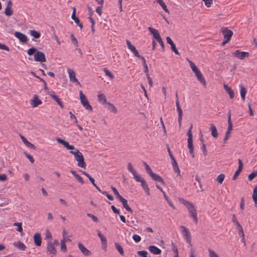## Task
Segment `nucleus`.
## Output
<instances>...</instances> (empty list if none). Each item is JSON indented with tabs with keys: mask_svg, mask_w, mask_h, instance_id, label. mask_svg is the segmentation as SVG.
I'll use <instances>...</instances> for the list:
<instances>
[{
	"mask_svg": "<svg viewBox=\"0 0 257 257\" xmlns=\"http://www.w3.org/2000/svg\"><path fill=\"white\" fill-rule=\"evenodd\" d=\"M148 30L153 35L154 38L156 40H157L161 37L158 31L156 29L153 28L152 27H149Z\"/></svg>",
	"mask_w": 257,
	"mask_h": 257,
	"instance_id": "5701e85b",
	"label": "nucleus"
},
{
	"mask_svg": "<svg viewBox=\"0 0 257 257\" xmlns=\"http://www.w3.org/2000/svg\"><path fill=\"white\" fill-rule=\"evenodd\" d=\"M24 154L25 155V156L29 160L31 163H34V159L31 155L28 154L27 152H24Z\"/></svg>",
	"mask_w": 257,
	"mask_h": 257,
	"instance_id": "5fc2aeb1",
	"label": "nucleus"
},
{
	"mask_svg": "<svg viewBox=\"0 0 257 257\" xmlns=\"http://www.w3.org/2000/svg\"><path fill=\"white\" fill-rule=\"evenodd\" d=\"M240 93L241 98L242 99V100L244 101L245 100V95L246 93V88L243 87L242 86H241Z\"/></svg>",
	"mask_w": 257,
	"mask_h": 257,
	"instance_id": "4c0bfd02",
	"label": "nucleus"
},
{
	"mask_svg": "<svg viewBox=\"0 0 257 257\" xmlns=\"http://www.w3.org/2000/svg\"><path fill=\"white\" fill-rule=\"evenodd\" d=\"M68 73L69 74L70 81L76 83L77 85H80V82L78 81L75 76V72L70 69H68Z\"/></svg>",
	"mask_w": 257,
	"mask_h": 257,
	"instance_id": "f8f14e48",
	"label": "nucleus"
},
{
	"mask_svg": "<svg viewBox=\"0 0 257 257\" xmlns=\"http://www.w3.org/2000/svg\"><path fill=\"white\" fill-rule=\"evenodd\" d=\"M209 257H219L218 254L211 248L208 249Z\"/></svg>",
	"mask_w": 257,
	"mask_h": 257,
	"instance_id": "8fccbe9b",
	"label": "nucleus"
},
{
	"mask_svg": "<svg viewBox=\"0 0 257 257\" xmlns=\"http://www.w3.org/2000/svg\"><path fill=\"white\" fill-rule=\"evenodd\" d=\"M180 228L182 229V233L186 242L187 243H190L191 236L189 229L183 225L181 226Z\"/></svg>",
	"mask_w": 257,
	"mask_h": 257,
	"instance_id": "6e6552de",
	"label": "nucleus"
},
{
	"mask_svg": "<svg viewBox=\"0 0 257 257\" xmlns=\"http://www.w3.org/2000/svg\"><path fill=\"white\" fill-rule=\"evenodd\" d=\"M79 96L81 103L83 106L87 110L92 111L93 108L91 105H90L88 100L87 99L85 95L83 93L82 91L79 92Z\"/></svg>",
	"mask_w": 257,
	"mask_h": 257,
	"instance_id": "20e7f679",
	"label": "nucleus"
},
{
	"mask_svg": "<svg viewBox=\"0 0 257 257\" xmlns=\"http://www.w3.org/2000/svg\"><path fill=\"white\" fill-rule=\"evenodd\" d=\"M47 252L49 254L54 255H55L57 253V250L54 246V244H52V242L51 241H48L47 243Z\"/></svg>",
	"mask_w": 257,
	"mask_h": 257,
	"instance_id": "ddd939ff",
	"label": "nucleus"
},
{
	"mask_svg": "<svg viewBox=\"0 0 257 257\" xmlns=\"http://www.w3.org/2000/svg\"><path fill=\"white\" fill-rule=\"evenodd\" d=\"M179 200L182 204L184 205L187 208L190 217L192 218L195 224H197L198 222L197 215V213L194 205L191 202L185 200L183 198H180Z\"/></svg>",
	"mask_w": 257,
	"mask_h": 257,
	"instance_id": "f257e3e1",
	"label": "nucleus"
},
{
	"mask_svg": "<svg viewBox=\"0 0 257 257\" xmlns=\"http://www.w3.org/2000/svg\"><path fill=\"white\" fill-rule=\"evenodd\" d=\"M171 50H172V51H173L176 54H177V55L180 54L178 50L177 49V48L176 47L175 44L172 45L171 46Z\"/></svg>",
	"mask_w": 257,
	"mask_h": 257,
	"instance_id": "69168bd1",
	"label": "nucleus"
},
{
	"mask_svg": "<svg viewBox=\"0 0 257 257\" xmlns=\"http://www.w3.org/2000/svg\"><path fill=\"white\" fill-rule=\"evenodd\" d=\"M49 94L51 96V98H52L53 99H54L57 102V103L61 107V108H64V105H63V102L60 100V99L59 98V97L56 95L55 94V93L54 92H53V93H52V94L49 93Z\"/></svg>",
	"mask_w": 257,
	"mask_h": 257,
	"instance_id": "b1692460",
	"label": "nucleus"
},
{
	"mask_svg": "<svg viewBox=\"0 0 257 257\" xmlns=\"http://www.w3.org/2000/svg\"><path fill=\"white\" fill-rule=\"evenodd\" d=\"M243 163L240 159H238V167L233 176L232 179L235 180L237 176L239 175L243 168Z\"/></svg>",
	"mask_w": 257,
	"mask_h": 257,
	"instance_id": "2eb2a0df",
	"label": "nucleus"
},
{
	"mask_svg": "<svg viewBox=\"0 0 257 257\" xmlns=\"http://www.w3.org/2000/svg\"><path fill=\"white\" fill-rule=\"evenodd\" d=\"M13 245L21 250H25L26 248V245L23 242L20 241L14 242Z\"/></svg>",
	"mask_w": 257,
	"mask_h": 257,
	"instance_id": "393cba45",
	"label": "nucleus"
},
{
	"mask_svg": "<svg viewBox=\"0 0 257 257\" xmlns=\"http://www.w3.org/2000/svg\"><path fill=\"white\" fill-rule=\"evenodd\" d=\"M257 176V171H253L248 176L249 181H252L255 177Z\"/></svg>",
	"mask_w": 257,
	"mask_h": 257,
	"instance_id": "49530a36",
	"label": "nucleus"
},
{
	"mask_svg": "<svg viewBox=\"0 0 257 257\" xmlns=\"http://www.w3.org/2000/svg\"><path fill=\"white\" fill-rule=\"evenodd\" d=\"M97 232L98 236L101 241L102 244L106 247L107 245L106 238L99 230H97Z\"/></svg>",
	"mask_w": 257,
	"mask_h": 257,
	"instance_id": "bb28decb",
	"label": "nucleus"
},
{
	"mask_svg": "<svg viewBox=\"0 0 257 257\" xmlns=\"http://www.w3.org/2000/svg\"><path fill=\"white\" fill-rule=\"evenodd\" d=\"M227 122L228 125L227 131V134H230V131L232 130V123L231 120V110H229L228 112Z\"/></svg>",
	"mask_w": 257,
	"mask_h": 257,
	"instance_id": "4be33fe9",
	"label": "nucleus"
},
{
	"mask_svg": "<svg viewBox=\"0 0 257 257\" xmlns=\"http://www.w3.org/2000/svg\"><path fill=\"white\" fill-rule=\"evenodd\" d=\"M224 88L229 94L230 98H233L234 97V92L232 89L226 84L224 85Z\"/></svg>",
	"mask_w": 257,
	"mask_h": 257,
	"instance_id": "7c9ffc66",
	"label": "nucleus"
},
{
	"mask_svg": "<svg viewBox=\"0 0 257 257\" xmlns=\"http://www.w3.org/2000/svg\"><path fill=\"white\" fill-rule=\"evenodd\" d=\"M171 248L173 251L175 253L174 256H179L178 250L177 248V246L175 243L172 241L171 243Z\"/></svg>",
	"mask_w": 257,
	"mask_h": 257,
	"instance_id": "ea45409f",
	"label": "nucleus"
},
{
	"mask_svg": "<svg viewBox=\"0 0 257 257\" xmlns=\"http://www.w3.org/2000/svg\"><path fill=\"white\" fill-rule=\"evenodd\" d=\"M15 36L22 43H26L28 41V39L26 35L20 32H15Z\"/></svg>",
	"mask_w": 257,
	"mask_h": 257,
	"instance_id": "9b49d317",
	"label": "nucleus"
},
{
	"mask_svg": "<svg viewBox=\"0 0 257 257\" xmlns=\"http://www.w3.org/2000/svg\"><path fill=\"white\" fill-rule=\"evenodd\" d=\"M233 56L239 59L242 60L245 57L249 56V54L247 52H241L239 50H237L233 53Z\"/></svg>",
	"mask_w": 257,
	"mask_h": 257,
	"instance_id": "9d476101",
	"label": "nucleus"
},
{
	"mask_svg": "<svg viewBox=\"0 0 257 257\" xmlns=\"http://www.w3.org/2000/svg\"><path fill=\"white\" fill-rule=\"evenodd\" d=\"M201 149L203 151V155L206 156L207 154V150L206 147V145L204 144H202L201 147Z\"/></svg>",
	"mask_w": 257,
	"mask_h": 257,
	"instance_id": "052dcab7",
	"label": "nucleus"
},
{
	"mask_svg": "<svg viewBox=\"0 0 257 257\" xmlns=\"http://www.w3.org/2000/svg\"><path fill=\"white\" fill-rule=\"evenodd\" d=\"M33 238L35 244L37 246H41L42 243V238L41 234L39 232L35 233L33 236Z\"/></svg>",
	"mask_w": 257,
	"mask_h": 257,
	"instance_id": "4468645a",
	"label": "nucleus"
},
{
	"mask_svg": "<svg viewBox=\"0 0 257 257\" xmlns=\"http://www.w3.org/2000/svg\"><path fill=\"white\" fill-rule=\"evenodd\" d=\"M27 53L31 56L34 54V60L37 62H44L46 61V59L44 53L39 51L35 47H32L28 49Z\"/></svg>",
	"mask_w": 257,
	"mask_h": 257,
	"instance_id": "f03ea898",
	"label": "nucleus"
},
{
	"mask_svg": "<svg viewBox=\"0 0 257 257\" xmlns=\"http://www.w3.org/2000/svg\"><path fill=\"white\" fill-rule=\"evenodd\" d=\"M210 130L211 131V135L212 137L216 138L218 137V133L216 126L214 124H211Z\"/></svg>",
	"mask_w": 257,
	"mask_h": 257,
	"instance_id": "c756f323",
	"label": "nucleus"
},
{
	"mask_svg": "<svg viewBox=\"0 0 257 257\" xmlns=\"http://www.w3.org/2000/svg\"><path fill=\"white\" fill-rule=\"evenodd\" d=\"M64 147L67 150H70V151H73V150H74L75 151V149H76L73 145H70L68 142H67V143L66 144V145Z\"/></svg>",
	"mask_w": 257,
	"mask_h": 257,
	"instance_id": "bf43d9fd",
	"label": "nucleus"
},
{
	"mask_svg": "<svg viewBox=\"0 0 257 257\" xmlns=\"http://www.w3.org/2000/svg\"><path fill=\"white\" fill-rule=\"evenodd\" d=\"M87 216L91 218L94 222H97L99 221L98 218L92 214L88 213H87Z\"/></svg>",
	"mask_w": 257,
	"mask_h": 257,
	"instance_id": "09e8293b",
	"label": "nucleus"
},
{
	"mask_svg": "<svg viewBox=\"0 0 257 257\" xmlns=\"http://www.w3.org/2000/svg\"><path fill=\"white\" fill-rule=\"evenodd\" d=\"M52 238V235H51V232H50V231L49 230H47L46 231V233H45V239H51Z\"/></svg>",
	"mask_w": 257,
	"mask_h": 257,
	"instance_id": "338daca9",
	"label": "nucleus"
},
{
	"mask_svg": "<svg viewBox=\"0 0 257 257\" xmlns=\"http://www.w3.org/2000/svg\"><path fill=\"white\" fill-rule=\"evenodd\" d=\"M29 34L33 36L34 38L38 39L41 36V34L39 32L34 30H31L29 31Z\"/></svg>",
	"mask_w": 257,
	"mask_h": 257,
	"instance_id": "473e14b6",
	"label": "nucleus"
},
{
	"mask_svg": "<svg viewBox=\"0 0 257 257\" xmlns=\"http://www.w3.org/2000/svg\"><path fill=\"white\" fill-rule=\"evenodd\" d=\"M157 2L160 5L163 10L166 13L169 14L170 12L167 8V6L165 3L163 2V0H158Z\"/></svg>",
	"mask_w": 257,
	"mask_h": 257,
	"instance_id": "72a5a7b5",
	"label": "nucleus"
},
{
	"mask_svg": "<svg viewBox=\"0 0 257 257\" xmlns=\"http://www.w3.org/2000/svg\"><path fill=\"white\" fill-rule=\"evenodd\" d=\"M98 100L99 102L102 103L103 104L106 103V98L104 94L103 93L99 94L98 95Z\"/></svg>",
	"mask_w": 257,
	"mask_h": 257,
	"instance_id": "c9c22d12",
	"label": "nucleus"
},
{
	"mask_svg": "<svg viewBox=\"0 0 257 257\" xmlns=\"http://www.w3.org/2000/svg\"><path fill=\"white\" fill-rule=\"evenodd\" d=\"M144 165H145V169H146L147 172L150 176L153 173V171H152V169H151L150 167L146 162H144Z\"/></svg>",
	"mask_w": 257,
	"mask_h": 257,
	"instance_id": "3c124183",
	"label": "nucleus"
},
{
	"mask_svg": "<svg viewBox=\"0 0 257 257\" xmlns=\"http://www.w3.org/2000/svg\"><path fill=\"white\" fill-rule=\"evenodd\" d=\"M114 246H115L116 249L119 252V253L121 255H124V251H123V248L122 247V246L118 243H117V242H115L114 243Z\"/></svg>",
	"mask_w": 257,
	"mask_h": 257,
	"instance_id": "58836bf2",
	"label": "nucleus"
},
{
	"mask_svg": "<svg viewBox=\"0 0 257 257\" xmlns=\"http://www.w3.org/2000/svg\"><path fill=\"white\" fill-rule=\"evenodd\" d=\"M71 19L73 20L76 24L79 23V19L76 17V9L75 7L73 8V12L71 15Z\"/></svg>",
	"mask_w": 257,
	"mask_h": 257,
	"instance_id": "e433bc0d",
	"label": "nucleus"
},
{
	"mask_svg": "<svg viewBox=\"0 0 257 257\" xmlns=\"http://www.w3.org/2000/svg\"><path fill=\"white\" fill-rule=\"evenodd\" d=\"M149 251L154 254L159 255L161 253V250L155 245H150L149 247Z\"/></svg>",
	"mask_w": 257,
	"mask_h": 257,
	"instance_id": "412c9836",
	"label": "nucleus"
},
{
	"mask_svg": "<svg viewBox=\"0 0 257 257\" xmlns=\"http://www.w3.org/2000/svg\"><path fill=\"white\" fill-rule=\"evenodd\" d=\"M70 39H71V40L72 43H73L76 46H78V41H77V39L75 38V37H74V36L73 35V34L71 35Z\"/></svg>",
	"mask_w": 257,
	"mask_h": 257,
	"instance_id": "603ef678",
	"label": "nucleus"
},
{
	"mask_svg": "<svg viewBox=\"0 0 257 257\" xmlns=\"http://www.w3.org/2000/svg\"><path fill=\"white\" fill-rule=\"evenodd\" d=\"M187 60L189 63V65H190L192 71H194V70H195L196 69L198 68L193 62H192V61L189 60L188 59H187Z\"/></svg>",
	"mask_w": 257,
	"mask_h": 257,
	"instance_id": "6e6d98bb",
	"label": "nucleus"
},
{
	"mask_svg": "<svg viewBox=\"0 0 257 257\" xmlns=\"http://www.w3.org/2000/svg\"><path fill=\"white\" fill-rule=\"evenodd\" d=\"M135 179L137 182L141 183V186L144 190L145 192L148 195H150V189L145 180L144 178H142L140 175L138 176H136Z\"/></svg>",
	"mask_w": 257,
	"mask_h": 257,
	"instance_id": "39448f33",
	"label": "nucleus"
},
{
	"mask_svg": "<svg viewBox=\"0 0 257 257\" xmlns=\"http://www.w3.org/2000/svg\"><path fill=\"white\" fill-rule=\"evenodd\" d=\"M221 32L222 33L224 39H227V41H230L233 35V32L227 29L226 27H222Z\"/></svg>",
	"mask_w": 257,
	"mask_h": 257,
	"instance_id": "0eeeda50",
	"label": "nucleus"
},
{
	"mask_svg": "<svg viewBox=\"0 0 257 257\" xmlns=\"http://www.w3.org/2000/svg\"><path fill=\"white\" fill-rule=\"evenodd\" d=\"M102 194L105 195L106 197L110 200L112 201L114 199L113 197L111 195L108 194L107 192L106 191H103V192H102Z\"/></svg>",
	"mask_w": 257,
	"mask_h": 257,
	"instance_id": "e2e57ef3",
	"label": "nucleus"
},
{
	"mask_svg": "<svg viewBox=\"0 0 257 257\" xmlns=\"http://www.w3.org/2000/svg\"><path fill=\"white\" fill-rule=\"evenodd\" d=\"M252 199L254 201L255 206L257 207V184L253 189Z\"/></svg>",
	"mask_w": 257,
	"mask_h": 257,
	"instance_id": "f704fd0d",
	"label": "nucleus"
},
{
	"mask_svg": "<svg viewBox=\"0 0 257 257\" xmlns=\"http://www.w3.org/2000/svg\"><path fill=\"white\" fill-rule=\"evenodd\" d=\"M193 72L195 73L196 77H197L198 81L204 86H206V80L204 77L203 76L201 71L198 69H196Z\"/></svg>",
	"mask_w": 257,
	"mask_h": 257,
	"instance_id": "1a4fd4ad",
	"label": "nucleus"
},
{
	"mask_svg": "<svg viewBox=\"0 0 257 257\" xmlns=\"http://www.w3.org/2000/svg\"><path fill=\"white\" fill-rule=\"evenodd\" d=\"M225 178V175L223 174H219L216 179L217 181H218L220 184H222Z\"/></svg>",
	"mask_w": 257,
	"mask_h": 257,
	"instance_id": "de8ad7c7",
	"label": "nucleus"
},
{
	"mask_svg": "<svg viewBox=\"0 0 257 257\" xmlns=\"http://www.w3.org/2000/svg\"><path fill=\"white\" fill-rule=\"evenodd\" d=\"M137 254L141 256L142 257H148L147 256L148 252L145 250L138 251L137 252Z\"/></svg>",
	"mask_w": 257,
	"mask_h": 257,
	"instance_id": "864d4df0",
	"label": "nucleus"
},
{
	"mask_svg": "<svg viewBox=\"0 0 257 257\" xmlns=\"http://www.w3.org/2000/svg\"><path fill=\"white\" fill-rule=\"evenodd\" d=\"M13 11L12 10V8L6 7V8L5 10V14L7 16H11L13 15Z\"/></svg>",
	"mask_w": 257,
	"mask_h": 257,
	"instance_id": "37998d69",
	"label": "nucleus"
},
{
	"mask_svg": "<svg viewBox=\"0 0 257 257\" xmlns=\"http://www.w3.org/2000/svg\"><path fill=\"white\" fill-rule=\"evenodd\" d=\"M107 104L108 105L107 108L109 110H110L111 111H112L114 113L117 112V109H116V107L113 104H112L110 102H107Z\"/></svg>",
	"mask_w": 257,
	"mask_h": 257,
	"instance_id": "a19ab883",
	"label": "nucleus"
},
{
	"mask_svg": "<svg viewBox=\"0 0 257 257\" xmlns=\"http://www.w3.org/2000/svg\"><path fill=\"white\" fill-rule=\"evenodd\" d=\"M0 49L6 50L7 51H10L9 48L5 44H1L0 43Z\"/></svg>",
	"mask_w": 257,
	"mask_h": 257,
	"instance_id": "774afa93",
	"label": "nucleus"
},
{
	"mask_svg": "<svg viewBox=\"0 0 257 257\" xmlns=\"http://www.w3.org/2000/svg\"><path fill=\"white\" fill-rule=\"evenodd\" d=\"M103 71H104V73H105V75L106 76H108L111 79H113L114 78V77L113 75L106 68H104L103 69Z\"/></svg>",
	"mask_w": 257,
	"mask_h": 257,
	"instance_id": "c03bdc74",
	"label": "nucleus"
},
{
	"mask_svg": "<svg viewBox=\"0 0 257 257\" xmlns=\"http://www.w3.org/2000/svg\"><path fill=\"white\" fill-rule=\"evenodd\" d=\"M14 225L15 226H17L18 228L17 230L19 232H22L23 231V228L22 226V223L19 222H15Z\"/></svg>",
	"mask_w": 257,
	"mask_h": 257,
	"instance_id": "4d7b16f0",
	"label": "nucleus"
},
{
	"mask_svg": "<svg viewBox=\"0 0 257 257\" xmlns=\"http://www.w3.org/2000/svg\"><path fill=\"white\" fill-rule=\"evenodd\" d=\"M70 172L75 177L77 180L81 184H83L84 181L83 178L74 170H71Z\"/></svg>",
	"mask_w": 257,
	"mask_h": 257,
	"instance_id": "a878e982",
	"label": "nucleus"
},
{
	"mask_svg": "<svg viewBox=\"0 0 257 257\" xmlns=\"http://www.w3.org/2000/svg\"><path fill=\"white\" fill-rule=\"evenodd\" d=\"M56 141L58 143L63 145L64 146H65L67 142L64 141V140H62L59 138H56Z\"/></svg>",
	"mask_w": 257,
	"mask_h": 257,
	"instance_id": "0e129e2a",
	"label": "nucleus"
},
{
	"mask_svg": "<svg viewBox=\"0 0 257 257\" xmlns=\"http://www.w3.org/2000/svg\"><path fill=\"white\" fill-rule=\"evenodd\" d=\"M133 239L135 240V242H140L141 241V237L139 235L134 234L133 236Z\"/></svg>",
	"mask_w": 257,
	"mask_h": 257,
	"instance_id": "680f3d73",
	"label": "nucleus"
},
{
	"mask_svg": "<svg viewBox=\"0 0 257 257\" xmlns=\"http://www.w3.org/2000/svg\"><path fill=\"white\" fill-rule=\"evenodd\" d=\"M123 207L128 212L133 213V211L127 204V201L124 198L121 202Z\"/></svg>",
	"mask_w": 257,
	"mask_h": 257,
	"instance_id": "2f4dec72",
	"label": "nucleus"
},
{
	"mask_svg": "<svg viewBox=\"0 0 257 257\" xmlns=\"http://www.w3.org/2000/svg\"><path fill=\"white\" fill-rule=\"evenodd\" d=\"M164 197L165 199V200L168 202V204H169V205L172 207L173 209H175V207L174 206V205H173V204L172 203V202L169 199V198L167 196V195L166 194H165L164 195Z\"/></svg>",
	"mask_w": 257,
	"mask_h": 257,
	"instance_id": "13d9d810",
	"label": "nucleus"
},
{
	"mask_svg": "<svg viewBox=\"0 0 257 257\" xmlns=\"http://www.w3.org/2000/svg\"><path fill=\"white\" fill-rule=\"evenodd\" d=\"M232 221L234 223V224L237 226V228L240 227V226H241V225L239 224V223L237 221V219L235 214L232 215Z\"/></svg>",
	"mask_w": 257,
	"mask_h": 257,
	"instance_id": "a18cd8bd",
	"label": "nucleus"
},
{
	"mask_svg": "<svg viewBox=\"0 0 257 257\" xmlns=\"http://www.w3.org/2000/svg\"><path fill=\"white\" fill-rule=\"evenodd\" d=\"M31 73L36 78H37L38 79H39L40 80V81L42 82L43 83H44V89L45 91H48V88L47 87V83L46 82V81L42 78H41L40 77L37 76L35 72H33V71H31Z\"/></svg>",
	"mask_w": 257,
	"mask_h": 257,
	"instance_id": "c85d7f7f",
	"label": "nucleus"
},
{
	"mask_svg": "<svg viewBox=\"0 0 257 257\" xmlns=\"http://www.w3.org/2000/svg\"><path fill=\"white\" fill-rule=\"evenodd\" d=\"M70 153L74 155L75 160L78 162L77 166L85 169L86 165L82 154L78 149H75V151H71Z\"/></svg>",
	"mask_w": 257,
	"mask_h": 257,
	"instance_id": "7ed1b4c3",
	"label": "nucleus"
},
{
	"mask_svg": "<svg viewBox=\"0 0 257 257\" xmlns=\"http://www.w3.org/2000/svg\"><path fill=\"white\" fill-rule=\"evenodd\" d=\"M193 128V124H191L188 129L187 132L188 136V147L189 150H192V149H194L193 144V135L192 133V130Z\"/></svg>",
	"mask_w": 257,
	"mask_h": 257,
	"instance_id": "423d86ee",
	"label": "nucleus"
},
{
	"mask_svg": "<svg viewBox=\"0 0 257 257\" xmlns=\"http://www.w3.org/2000/svg\"><path fill=\"white\" fill-rule=\"evenodd\" d=\"M31 104L33 107H36L42 103V101L38 98L37 95L35 94L33 99L31 100Z\"/></svg>",
	"mask_w": 257,
	"mask_h": 257,
	"instance_id": "a211bd4d",
	"label": "nucleus"
},
{
	"mask_svg": "<svg viewBox=\"0 0 257 257\" xmlns=\"http://www.w3.org/2000/svg\"><path fill=\"white\" fill-rule=\"evenodd\" d=\"M151 177L152 178V179L157 182H159L161 183L162 185H165V182L163 180V179L162 178L161 176H160L159 175L154 173V172L150 175Z\"/></svg>",
	"mask_w": 257,
	"mask_h": 257,
	"instance_id": "f3484780",
	"label": "nucleus"
},
{
	"mask_svg": "<svg viewBox=\"0 0 257 257\" xmlns=\"http://www.w3.org/2000/svg\"><path fill=\"white\" fill-rule=\"evenodd\" d=\"M66 240L65 238L61 240V249L62 251L65 252L67 250L66 245L65 243Z\"/></svg>",
	"mask_w": 257,
	"mask_h": 257,
	"instance_id": "79ce46f5",
	"label": "nucleus"
},
{
	"mask_svg": "<svg viewBox=\"0 0 257 257\" xmlns=\"http://www.w3.org/2000/svg\"><path fill=\"white\" fill-rule=\"evenodd\" d=\"M176 107H177V110L178 112V122L179 126H181V120L182 119V115H183V111L182 109L181 108L180 103H178V102L176 103Z\"/></svg>",
	"mask_w": 257,
	"mask_h": 257,
	"instance_id": "aec40b11",
	"label": "nucleus"
},
{
	"mask_svg": "<svg viewBox=\"0 0 257 257\" xmlns=\"http://www.w3.org/2000/svg\"><path fill=\"white\" fill-rule=\"evenodd\" d=\"M78 247L81 252L86 256H89L91 254V252L87 249L81 242L78 243Z\"/></svg>",
	"mask_w": 257,
	"mask_h": 257,
	"instance_id": "dca6fc26",
	"label": "nucleus"
},
{
	"mask_svg": "<svg viewBox=\"0 0 257 257\" xmlns=\"http://www.w3.org/2000/svg\"><path fill=\"white\" fill-rule=\"evenodd\" d=\"M20 137L23 141V142L24 143V144L27 146L28 147V148L31 149H34V150H35L36 149V147L35 146V145L33 144H32L31 143H30V142H29L25 137H24L22 135H20Z\"/></svg>",
	"mask_w": 257,
	"mask_h": 257,
	"instance_id": "6ab92c4d",
	"label": "nucleus"
},
{
	"mask_svg": "<svg viewBox=\"0 0 257 257\" xmlns=\"http://www.w3.org/2000/svg\"><path fill=\"white\" fill-rule=\"evenodd\" d=\"M127 168L128 170L133 175L134 179H135L136 176H139V175L137 174L136 170L133 168L132 165L131 163H128L127 164Z\"/></svg>",
	"mask_w": 257,
	"mask_h": 257,
	"instance_id": "cd10ccee",
	"label": "nucleus"
}]
</instances>
